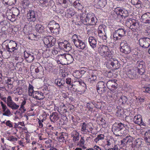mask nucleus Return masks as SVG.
<instances>
[{
    "label": "nucleus",
    "mask_w": 150,
    "mask_h": 150,
    "mask_svg": "<svg viewBox=\"0 0 150 150\" xmlns=\"http://www.w3.org/2000/svg\"><path fill=\"white\" fill-rule=\"evenodd\" d=\"M83 14L81 16V20L84 25H93L96 24L97 21L96 18L94 15L90 13H88L86 18L83 17Z\"/></svg>",
    "instance_id": "nucleus-1"
},
{
    "label": "nucleus",
    "mask_w": 150,
    "mask_h": 150,
    "mask_svg": "<svg viewBox=\"0 0 150 150\" xmlns=\"http://www.w3.org/2000/svg\"><path fill=\"white\" fill-rule=\"evenodd\" d=\"M126 125H124L122 123H115L112 128V131L114 134L117 136H122L123 134Z\"/></svg>",
    "instance_id": "nucleus-2"
},
{
    "label": "nucleus",
    "mask_w": 150,
    "mask_h": 150,
    "mask_svg": "<svg viewBox=\"0 0 150 150\" xmlns=\"http://www.w3.org/2000/svg\"><path fill=\"white\" fill-rule=\"evenodd\" d=\"M52 33L57 35L59 34L60 26L59 24L56 23L54 21H50L47 25Z\"/></svg>",
    "instance_id": "nucleus-3"
},
{
    "label": "nucleus",
    "mask_w": 150,
    "mask_h": 150,
    "mask_svg": "<svg viewBox=\"0 0 150 150\" xmlns=\"http://www.w3.org/2000/svg\"><path fill=\"white\" fill-rule=\"evenodd\" d=\"M120 49L121 52L125 54L129 53L131 52V49L129 45L126 41L122 40L120 45Z\"/></svg>",
    "instance_id": "nucleus-4"
},
{
    "label": "nucleus",
    "mask_w": 150,
    "mask_h": 150,
    "mask_svg": "<svg viewBox=\"0 0 150 150\" xmlns=\"http://www.w3.org/2000/svg\"><path fill=\"white\" fill-rule=\"evenodd\" d=\"M107 84L103 81L98 82L96 85L97 90L98 92L100 94L105 93L108 90L106 87Z\"/></svg>",
    "instance_id": "nucleus-5"
},
{
    "label": "nucleus",
    "mask_w": 150,
    "mask_h": 150,
    "mask_svg": "<svg viewBox=\"0 0 150 150\" xmlns=\"http://www.w3.org/2000/svg\"><path fill=\"white\" fill-rule=\"evenodd\" d=\"M44 44L46 45L48 47L53 46L56 42V40L52 36H47L43 39Z\"/></svg>",
    "instance_id": "nucleus-6"
},
{
    "label": "nucleus",
    "mask_w": 150,
    "mask_h": 150,
    "mask_svg": "<svg viewBox=\"0 0 150 150\" xmlns=\"http://www.w3.org/2000/svg\"><path fill=\"white\" fill-rule=\"evenodd\" d=\"M44 44L46 45L48 47L53 46L56 42V40L52 36H47L43 39Z\"/></svg>",
    "instance_id": "nucleus-7"
},
{
    "label": "nucleus",
    "mask_w": 150,
    "mask_h": 150,
    "mask_svg": "<svg viewBox=\"0 0 150 150\" xmlns=\"http://www.w3.org/2000/svg\"><path fill=\"white\" fill-rule=\"evenodd\" d=\"M140 45L142 47L146 48L150 46V39L148 38H142L139 40Z\"/></svg>",
    "instance_id": "nucleus-8"
},
{
    "label": "nucleus",
    "mask_w": 150,
    "mask_h": 150,
    "mask_svg": "<svg viewBox=\"0 0 150 150\" xmlns=\"http://www.w3.org/2000/svg\"><path fill=\"white\" fill-rule=\"evenodd\" d=\"M6 104L8 107L13 110H17L19 107V105H17L13 101L10 96H8L7 98Z\"/></svg>",
    "instance_id": "nucleus-9"
},
{
    "label": "nucleus",
    "mask_w": 150,
    "mask_h": 150,
    "mask_svg": "<svg viewBox=\"0 0 150 150\" xmlns=\"http://www.w3.org/2000/svg\"><path fill=\"white\" fill-rule=\"evenodd\" d=\"M27 18L29 21L35 22L36 19L35 11L32 10H29L27 14Z\"/></svg>",
    "instance_id": "nucleus-10"
},
{
    "label": "nucleus",
    "mask_w": 150,
    "mask_h": 150,
    "mask_svg": "<svg viewBox=\"0 0 150 150\" xmlns=\"http://www.w3.org/2000/svg\"><path fill=\"white\" fill-rule=\"evenodd\" d=\"M134 138L130 135H129L126 136L125 138L123 139L121 141V143L123 144L124 145H126V144H129L132 146V142L134 141Z\"/></svg>",
    "instance_id": "nucleus-11"
},
{
    "label": "nucleus",
    "mask_w": 150,
    "mask_h": 150,
    "mask_svg": "<svg viewBox=\"0 0 150 150\" xmlns=\"http://www.w3.org/2000/svg\"><path fill=\"white\" fill-rule=\"evenodd\" d=\"M117 80L115 79L109 80L106 84L107 87H111L113 90L116 89L117 88L118 84L116 83Z\"/></svg>",
    "instance_id": "nucleus-12"
},
{
    "label": "nucleus",
    "mask_w": 150,
    "mask_h": 150,
    "mask_svg": "<svg viewBox=\"0 0 150 150\" xmlns=\"http://www.w3.org/2000/svg\"><path fill=\"white\" fill-rule=\"evenodd\" d=\"M96 72L95 71H93L91 73V77L88 79V82L91 84L94 85L95 82L97 81Z\"/></svg>",
    "instance_id": "nucleus-13"
},
{
    "label": "nucleus",
    "mask_w": 150,
    "mask_h": 150,
    "mask_svg": "<svg viewBox=\"0 0 150 150\" xmlns=\"http://www.w3.org/2000/svg\"><path fill=\"white\" fill-rule=\"evenodd\" d=\"M126 74L129 78L132 79H135L137 78L135 71L133 69H128L126 71Z\"/></svg>",
    "instance_id": "nucleus-14"
},
{
    "label": "nucleus",
    "mask_w": 150,
    "mask_h": 150,
    "mask_svg": "<svg viewBox=\"0 0 150 150\" xmlns=\"http://www.w3.org/2000/svg\"><path fill=\"white\" fill-rule=\"evenodd\" d=\"M59 46L63 50L66 52H68L71 49V45L70 43H68L65 44L64 43L60 42L58 44Z\"/></svg>",
    "instance_id": "nucleus-15"
},
{
    "label": "nucleus",
    "mask_w": 150,
    "mask_h": 150,
    "mask_svg": "<svg viewBox=\"0 0 150 150\" xmlns=\"http://www.w3.org/2000/svg\"><path fill=\"white\" fill-rule=\"evenodd\" d=\"M141 19L145 23H150V12H147L143 14L141 17Z\"/></svg>",
    "instance_id": "nucleus-16"
},
{
    "label": "nucleus",
    "mask_w": 150,
    "mask_h": 150,
    "mask_svg": "<svg viewBox=\"0 0 150 150\" xmlns=\"http://www.w3.org/2000/svg\"><path fill=\"white\" fill-rule=\"evenodd\" d=\"M18 44L14 41L12 40H10L8 43L6 45L5 48L9 49V48H13L15 50H18Z\"/></svg>",
    "instance_id": "nucleus-17"
},
{
    "label": "nucleus",
    "mask_w": 150,
    "mask_h": 150,
    "mask_svg": "<svg viewBox=\"0 0 150 150\" xmlns=\"http://www.w3.org/2000/svg\"><path fill=\"white\" fill-rule=\"evenodd\" d=\"M108 63L116 69H118L120 67V64L118 61L114 58H111L109 60Z\"/></svg>",
    "instance_id": "nucleus-18"
},
{
    "label": "nucleus",
    "mask_w": 150,
    "mask_h": 150,
    "mask_svg": "<svg viewBox=\"0 0 150 150\" xmlns=\"http://www.w3.org/2000/svg\"><path fill=\"white\" fill-rule=\"evenodd\" d=\"M133 121L135 124L141 125H145L143 122L142 116L140 115L134 116L133 118Z\"/></svg>",
    "instance_id": "nucleus-19"
},
{
    "label": "nucleus",
    "mask_w": 150,
    "mask_h": 150,
    "mask_svg": "<svg viewBox=\"0 0 150 150\" xmlns=\"http://www.w3.org/2000/svg\"><path fill=\"white\" fill-rule=\"evenodd\" d=\"M33 97L34 98L39 100L43 99L45 97L43 95V93L41 92L35 91L34 92L33 94Z\"/></svg>",
    "instance_id": "nucleus-20"
},
{
    "label": "nucleus",
    "mask_w": 150,
    "mask_h": 150,
    "mask_svg": "<svg viewBox=\"0 0 150 150\" xmlns=\"http://www.w3.org/2000/svg\"><path fill=\"white\" fill-rule=\"evenodd\" d=\"M88 40L89 44L92 47L93 49L96 48L97 45L96 39L94 37H90Z\"/></svg>",
    "instance_id": "nucleus-21"
},
{
    "label": "nucleus",
    "mask_w": 150,
    "mask_h": 150,
    "mask_svg": "<svg viewBox=\"0 0 150 150\" xmlns=\"http://www.w3.org/2000/svg\"><path fill=\"white\" fill-rule=\"evenodd\" d=\"M74 45L77 48L81 50L84 49L86 47L85 43L83 41L80 40H79L78 42H76Z\"/></svg>",
    "instance_id": "nucleus-22"
},
{
    "label": "nucleus",
    "mask_w": 150,
    "mask_h": 150,
    "mask_svg": "<svg viewBox=\"0 0 150 150\" xmlns=\"http://www.w3.org/2000/svg\"><path fill=\"white\" fill-rule=\"evenodd\" d=\"M35 30L40 33H42L45 31L44 26L40 24H37L35 26Z\"/></svg>",
    "instance_id": "nucleus-23"
},
{
    "label": "nucleus",
    "mask_w": 150,
    "mask_h": 150,
    "mask_svg": "<svg viewBox=\"0 0 150 150\" xmlns=\"http://www.w3.org/2000/svg\"><path fill=\"white\" fill-rule=\"evenodd\" d=\"M50 118L51 121L54 122L59 119L58 113L57 112L52 113V114L50 115Z\"/></svg>",
    "instance_id": "nucleus-24"
},
{
    "label": "nucleus",
    "mask_w": 150,
    "mask_h": 150,
    "mask_svg": "<svg viewBox=\"0 0 150 150\" xmlns=\"http://www.w3.org/2000/svg\"><path fill=\"white\" fill-rule=\"evenodd\" d=\"M132 22L130 23V24L131 26H130L129 28L133 31L137 28L138 24L137 21L136 20L132 19Z\"/></svg>",
    "instance_id": "nucleus-25"
},
{
    "label": "nucleus",
    "mask_w": 150,
    "mask_h": 150,
    "mask_svg": "<svg viewBox=\"0 0 150 150\" xmlns=\"http://www.w3.org/2000/svg\"><path fill=\"white\" fill-rule=\"evenodd\" d=\"M108 47L105 45H102L100 46L98 49V51L100 55L101 53H104L105 52L108 51Z\"/></svg>",
    "instance_id": "nucleus-26"
},
{
    "label": "nucleus",
    "mask_w": 150,
    "mask_h": 150,
    "mask_svg": "<svg viewBox=\"0 0 150 150\" xmlns=\"http://www.w3.org/2000/svg\"><path fill=\"white\" fill-rule=\"evenodd\" d=\"M126 31V30L122 28H119L116 31L118 36L120 37H122L125 35Z\"/></svg>",
    "instance_id": "nucleus-27"
},
{
    "label": "nucleus",
    "mask_w": 150,
    "mask_h": 150,
    "mask_svg": "<svg viewBox=\"0 0 150 150\" xmlns=\"http://www.w3.org/2000/svg\"><path fill=\"white\" fill-rule=\"evenodd\" d=\"M66 61H67V64H69L72 63L74 60L73 56L69 54H66Z\"/></svg>",
    "instance_id": "nucleus-28"
},
{
    "label": "nucleus",
    "mask_w": 150,
    "mask_h": 150,
    "mask_svg": "<svg viewBox=\"0 0 150 150\" xmlns=\"http://www.w3.org/2000/svg\"><path fill=\"white\" fill-rule=\"evenodd\" d=\"M132 144V147H136L137 148H138L141 146L142 144V142L140 139H138L136 140L134 142V143Z\"/></svg>",
    "instance_id": "nucleus-29"
},
{
    "label": "nucleus",
    "mask_w": 150,
    "mask_h": 150,
    "mask_svg": "<svg viewBox=\"0 0 150 150\" xmlns=\"http://www.w3.org/2000/svg\"><path fill=\"white\" fill-rule=\"evenodd\" d=\"M72 137H73V141L74 142H75L78 141L79 139V134L78 133L75 132H73L71 135Z\"/></svg>",
    "instance_id": "nucleus-30"
},
{
    "label": "nucleus",
    "mask_w": 150,
    "mask_h": 150,
    "mask_svg": "<svg viewBox=\"0 0 150 150\" xmlns=\"http://www.w3.org/2000/svg\"><path fill=\"white\" fill-rule=\"evenodd\" d=\"M137 68L145 69V62L142 60L137 61Z\"/></svg>",
    "instance_id": "nucleus-31"
},
{
    "label": "nucleus",
    "mask_w": 150,
    "mask_h": 150,
    "mask_svg": "<svg viewBox=\"0 0 150 150\" xmlns=\"http://www.w3.org/2000/svg\"><path fill=\"white\" fill-rule=\"evenodd\" d=\"M118 11L119 13H117V12L116 13L117 15H118V16H120L122 19L124 20V19H126L127 17V16L125 15V13H124V11L122 9H119Z\"/></svg>",
    "instance_id": "nucleus-32"
},
{
    "label": "nucleus",
    "mask_w": 150,
    "mask_h": 150,
    "mask_svg": "<svg viewBox=\"0 0 150 150\" xmlns=\"http://www.w3.org/2000/svg\"><path fill=\"white\" fill-rule=\"evenodd\" d=\"M127 100L128 99L127 97L125 96H122L120 97L119 101V102L123 104L125 103Z\"/></svg>",
    "instance_id": "nucleus-33"
},
{
    "label": "nucleus",
    "mask_w": 150,
    "mask_h": 150,
    "mask_svg": "<svg viewBox=\"0 0 150 150\" xmlns=\"http://www.w3.org/2000/svg\"><path fill=\"white\" fill-rule=\"evenodd\" d=\"M12 13L14 16H18L20 13V11L16 8H13L11 9Z\"/></svg>",
    "instance_id": "nucleus-34"
},
{
    "label": "nucleus",
    "mask_w": 150,
    "mask_h": 150,
    "mask_svg": "<svg viewBox=\"0 0 150 150\" xmlns=\"http://www.w3.org/2000/svg\"><path fill=\"white\" fill-rule=\"evenodd\" d=\"M58 57L59 59V61L60 63L66 61V54H60L58 56Z\"/></svg>",
    "instance_id": "nucleus-35"
},
{
    "label": "nucleus",
    "mask_w": 150,
    "mask_h": 150,
    "mask_svg": "<svg viewBox=\"0 0 150 150\" xmlns=\"http://www.w3.org/2000/svg\"><path fill=\"white\" fill-rule=\"evenodd\" d=\"M111 53L108 50L106 52H105V53L100 54V55L103 57H110L111 56Z\"/></svg>",
    "instance_id": "nucleus-36"
},
{
    "label": "nucleus",
    "mask_w": 150,
    "mask_h": 150,
    "mask_svg": "<svg viewBox=\"0 0 150 150\" xmlns=\"http://www.w3.org/2000/svg\"><path fill=\"white\" fill-rule=\"evenodd\" d=\"M104 138V135L103 134H100L98 135V136L94 139V141L96 143L100 140H102Z\"/></svg>",
    "instance_id": "nucleus-37"
},
{
    "label": "nucleus",
    "mask_w": 150,
    "mask_h": 150,
    "mask_svg": "<svg viewBox=\"0 0 150 150\" xmlns=\"http://www.w3.org/2000/svg\"><path fill=\"white\" fill-rule=\"evenodd\" d=\"M71 39L74 44H75L76 42L79 41L80 39L78 38L77 35L76 34H74L72 37Z\"/></svg>",
    "instance_id": "nucleus-38"
},
{
    "label": "nucleus",
    "mask_w": 150,
    "mask_h": 150,
    "mask_svg": "<svg viewBox=\"0 0 150 150\" xmlns=\"http://www.w3.org/2000/svg\"><path fill=\"white\" fill-rule=\"evenodd\" d=\"M86 150H104V149L98 146L95 145L93 148H89Z\"/></svg>",
    "instance_id": "nucleus-39"
},
{
    "label": "nucleus",
    "mask_w": 150,
    "mask_h": 150,
    "mask_svg": "<svg viewBox=\"0 0 150 150\" xmlns=\"http://www.w3.org/2000/svg\"><path fill=\"white\" fill-rule=\"evenodd\" d=\"M106 2L105 0H99L98 2V4L100 7H103L105 6Z\"/></svg>",
    "instance_id": "nucleus-40"
},
{
    "label": "nucleus",
    "mask_w": 150,
    "mask_h": 150,
    "mask_svg": "<svg viewBox=\"0 0 150 150\" xmlns=\"http://www.w3.org/2000/svg\"><path fill=\"white\" fill-rule=\"evenodd\" d=\"M132 19L131 18H129V19H127V20H126L125 19V21H126V22H125V24L126 25L128 28H130V26L131 25H130V23H132Z\"/></svg>",
    "instance_id": "nucleus-41"
},
{
    "label": "nucleus",
    "mask_w": 150,
    "mask_h": 150,
    "mask_svg": "<svg viewBox=\"0 0 150 150\" xmlns=\"http://www.w3.org/2000/svg\"><path fill=\"white\" fill-rule=\"evenodd\" d=\"M67 12L68 14L70 16H73L75 14V13L74 11L72 9H71L70 8L67 10Z\"/></svg>",
    "instance_id": "nucleus-42"
},
{
    "label": "nucleus",
    "mask_w": 150,
    "mask_h": 150,
    "mask_svg": "<svg viewBox=\"0 0 150 150\" xmlns=\"http://www.w3.org/2000/svg\"><path fill=\"white\" fill-rule=\"evenodd\" d=\"M8 139L11 142H14L17 140V138L13 136H11L8 137Z\"/></svg>",
    "instance_id": "nucleus-43"
},
{
    "label": "nucleus",
    "mask_w": 150,
    "mask_h": 150,
    "mask_svg": "<svg viewBox=\"0 0 150 150\" xmlns=\"http://www.w3.org/2000/svg\"><path fill=\"white\" fill-rule=\"evenodd\" d=\"M30 4V1L28 0H24L23 3V6L24 7L26 8Z\"/></svg>",
    "instance_id": "nucleus-44"
},
{
    "label": "nucleus",
    "mask_w": 150,
    "mask_h": 150,
    "mask_svg": "<svg viewBox=\"0 0 150 150\" xmlns=\"http://www.w3.org/2000/svg\"><path fill=\"white\" fill-rule=\"evenodd\" d=\"M131 3L133 5H137L140 4L141 1L139 0H131Z\"/></svg>",
    "instance_id": "nucleus-45"
},
{
    "label": "nucleus",
    "mask_w": 150,
    "mask_h": 150,
    "mask_svg": "<svg viewBox=\"0 0 150 150\" xmlns=\"http://www.w3.org/2000/svg\"><path fill=\"white\" fill-rule=\"evenodd\" d=\"M4 112V113H3V115L9 116L11 114V111L8 109H7V110H5V112Z\"/></svg>",
    "instance_id": "nucleus-46"
},
{
    "label": "nucleus",
    "mask_w": 150,
    "mask_h": 150,
    "mask_svg": "<svg viewBox=\"0 0 150 150\" xmlns=\"http://www.w3.org/2000/svg\"><path fill=\"white\" fill-rule=\"evenodd\" d=\"M143 92L150 93V88L147 87H144L142 88Z\"/></svg>",
    "instance_id": "nucleus-47"
},
{
    "label": "nucleus",
    "mask_w": 150,
    "mask_h": 150,
    "mask_svg": "<svg viewBox=\"0 0 150 150\" xmlns=\"http://www.w3.org/2000/svg\"><path fill=\"white\" fill-rule=\"evenodd\" d=\"M93 102H91L88 103L87 104V107L88 109L89 110H91L93 109Z\"/></svg>",
    "instance_id": "nucleus-48"
},
{
    "label": "nucleus",
    "mask_w": 150,
    "mask_h": 150,
    "mask_svg": "<svg viewBox=\"0 0 150 150\" xmlns=\"http://www.w3.org/2000/svg\"><path fill=\"white\" fill-rule=\"evenodd\" d=\"M34 57L33 55L30 54L28 58V60L29 62H33L34 59Z\"/></svg>",
    "instance_id": "nucleus-49"
},
{
    "label": "nucleus",
    "mask_w": 150,
    "mask_h": 150,
    "mask_svg": "<svg viewBox=\"0 0 150 150\" xmlns=\"http://www.w3.org/2000/svg\"><path fill=\"white\" fill-rule=\"evenodd\" d=\"M61 79H56L55 81V83L56 84H57L58 86H59V87L60 88L61 85Z\"/></svg>",
    "instance_id": "nucleus-50"
},
{
    "label": "nucleus",
    "mask_w": 150,
    "mask_h": 150,
    "mask_svg": "<svg viewBox=\"0 0 150 150\" xmlns=\"http://www.w3.org/2000/svg\"><path fill=\"white\" fill-rule=\"evenodd\" d=\"M145 71V69L138 68V72L139 74L140 75H142Z\"/></svg>",
    "instance_id": "nucleus-51"
},
{
    "label": "nucleus",
    "mask_w": 150,
    "mask_h": 150,
    "mask_svg": "<svg viewBox=\"0 0 150 150\" xmlns=\"http://www.w3.org/2000/svg\"><path fill=\"white\" fill-rule=\"evenodd\" d=\"M145 137H146L147 138H150V130H149L146 131L144 134Z\"/></svg>",
    "instance_id": "nucleus-52"
},
{
    "label": "nucleus",
    "mask_w": 150,
    "mask_h": 150,
    "mask_svg": "<svg viewBox=\"0 0 150 150\" xmlns=\"http://www.w3.org/2000/svg\"><path fill=\"white\" fill-rule=\"evenodd\" d=\"M78 82L79 83V84L83 87H86V85L82 80L81 79H79Z\"/></svg>",
    "instance_id": "nucleus-53"
},
{
    "label": "nucleus",
    "mask_w": 150,
    "mask_h": 150,
    "mask_svg": "<svg viewBox=\"0 0 150 150\" xmlns=\"http://www.w3.org/2000/svg\"><path fill=\"white\" fill-rule=\"evenodd\" d=\"M71 78H67L66 79V83L68 84H69L71 85H72V87H73V85H71Z\"/></svg>",
    "instance_id": "nucleus-54"
},
{
    "label": "nucleus",
    "mask_w": 150,
    "mask_h": 150,
    "mask_svg": "<svg viewBox=\"0 0 150 150\" xmlns=\"http://www.w3.org/2000/svg\"><path fill=\"white\" fill-rule=\"evenodd\" d=\"M68 3L67 2L66 0H63L62 3V5L65 8H66L67 6Z\"/></svg>",
    "instance_id": "nucleus-55"
},
{
    "label": "nucleus",
    "mask_w": 150,
    "mask_h": 150,
    "mask_svg": "<svg viewBox=\"0 0 150 150\" xmlns=\"http://www.w3.org/2000/svg\"><path fill=\"white\" fill-rule=\"evenodd\" d=\"M87 126V125L85 122L83 123L81 128L82 131L83 132H85V131L86 130V127Z\"/></svg>",
    "instance_id": "nucleus-56"
},
{
    "label": "nucleus",
    "mask_w": 150,
    "mask_h": 150,
    "mask_svg": "<svg viewBox=\"0 0 150 150\" xmlns=\"http://www.w3.org/2000/svg\"><path fill=\"white\" fill-rule=\"evenodd\" d=\"M6 124L7 126L9 127H13L12 122L10 120H8L6 123Z\"/></svg>",
    "instance_id": "nucleus-57"
},
{
    "label": "nucleus",
    "mask_w": 150,
    "mask_h": 150,
    "mask_svg": "<svg viewBox=\"0 0 150 150\" xmlns=\"http://www.w3.org/2000/svg\"><path fill=\"white\" fill-rule=\"evenodd\" d=\"M12 13L11 12H7L6 13V16L8 20H11V17L12 16Z\"/></svg>",
    "instance_id": "nucleus-58"
},
{
    "label": "nucleus",
    "mask_w": 150,
    "mask_h": 150,
    "mask_svg": "<svg viewBox=\"0 0 150 150\" xmlns=\"http://www.w3.org/2000/svg\"><path fill=\"white\" fill-rule=\"evenodd\" d=\"M6 50L7 52H9V53H13L15 51H16L17 50H15L13 48H9V49H6Z\"/></svg>",
    "instance_id": "nucleus-59"
},
{
    "label": "nucleus",
    "mask_w": 150,
    "mask_h": 150,
    "mask_svg": "<svg viewBox=\"0 0 150 150\" xmlns=\"http://www.w3.org/2000/svg\"><path fill=\"white\" fill-rule=\"evenodd\" d=\"M42 1H43L42 3V4L45 5V6H47L49 5V3L50 0H42Z\"/></svg>",
    "instance_id": "nucleus-60"
},
{
    "label": "nucleus",
    "mask_w": 150,
    "mask_h": 150,
    "mask_svg": "<svg viewBox=\"0 0 150 150\" xmlns=\"http://www.w3.org/2000/svg\"><path fill=\"white\" fill-rule=\"evenodd\" d=\"M93 102V105L94 106V107L96 108H99L100 107L101 105L100 104H101V103H98V104H97L96 103L94 102Z\"/></svg>",
    "instance_id": "nucleus-61"
},
{
    "label": "nucleus",
    "mask_w": 150,
    "mask_h": 150,
    "mask_svg": "<svg viewBox=\"0 0 150 150\" xmlns=\"http://www.w3.org/2000/svg\"><path fill=\"white\" fill-rule=\"evenodd\" d=\"M26 103V101H23L21 105V106L20 108L19 109V110L20 111H21V109H22L23 108H24V105Z\"/></svg>",
    "instance_id": "nucleus-62"
},
{
    "label": "nucleus",
    "mask_w": 150,
    "mask_h": 150,
    "mask_svg": "<svg viewBox=\"0 0 150 150\" xmlns=\"http://www.w3.org/2000/svg\"><path fill=\"white\" fill-rule=\"evenodd\" d=\"M103 32L102 30H98V35L100 38L104 35Z\"/></svg>",
    "instance_id": "nucleus-63"
},
{
    "label": "nucleus",
    "mask_w": 150,
    "mask_h": 150,
    "mask_svg": "<svg viewBox=\"0 0 150 150\" xmlns=\"http://www.w3.org/2000/svg\"><path fill=\"white\" fill-rule=\"evenodd\" d=\"M16 0H9V3L8 4L11 5L12 4H15L16 2Z\"/></svg>",
    "instance_id": "nucleus-64"
}]
</instances>
